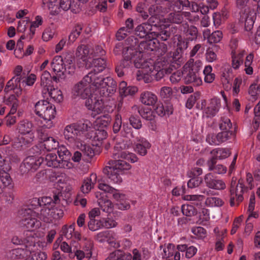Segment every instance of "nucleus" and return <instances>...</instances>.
Instances as JSON below:
<instances>
[{"mask_svg": "<svg viewBox=\"0 0 260 260\" xmlns=\"http://www.w3.org/2000/svg\"><path fill=\"white\" fill-rule=\"evenodd\" d=\"M20 81L21 77H13L7 82L4 91L8 93L13 91L17 96H19L22 92V89L20 88Z\"/></svg>", "mask_w": 260, "mask_h": 260, "instance_id": "5701e85b", "label": "nucleus"}, {"mask_svg": "<svg viewBox=\"0 0 260 260\" xmlns=\"http://www.w3.org/2000/svg\"><path fill=\"white\" fill-rule=\"evenodd\" d=\"M92 123L90 122V125L87 132L86 139H92L93 141L97 142L98 143L95 145H98L107 138V133L105 129L92 127Z\"/></svg>", "mask_w": 260, "mask_h": 260, "instance_id": "dca6fc26", "label": "nucleus"}, {"mask_svg": "<svg viewBox=\"0 0 260 260\" xmlns=\"http://www.w3.org/2000/svg\"><path fill=\"white\" fill-rule=\"evenodd\" d=\"M90 125V122L85 121L83 123H74L67 125L63 129L64 139L70 145L76 146L83 153V157L91 158L94 155V152L91 146L86 144L87 132Z\"/></svg>", "mask_w": 260, "mask_h": 260, "instance_id": "f03ea898", "label": "nucleus"}, {"mask_svg": "<svg viewBox=\"0 0 260 260\" xmlns=\"http://www.w3.org/2000/svg\"><path fill=\"white\" fill-rule=\"evenodd\" d=\"M96 178L97 177L95 174H92L90 178H87L84 180L81 186V191L84 193H88L93 187Z\"/></svg>", "mask_w": 260, "mask_h": 260, "instance_id": "79ce46f5", "label": "nucleus"}, {"mask_svg": "<svg viewBox=\"0 0 260 260\" xmlns=\"http://www.w3.org/2000/svg\"><path fill=\"white\" fill-rule=\"evenodd\" d=\"M38 213L31 208L25 209L23 211L20 224L28 231L26 236L33 237L31 232L37 231L42 226V222L37 217Z\"/></svg>", "mask_w": 260, "mask_h": 260, "instance_id": "1a4fd4ad", "label": "nucleus"}, {"mask_svg": "<svg viewBox=\"0 0 260 260\" xmlns=\"http://www.w3.org/2000/svg\"><path fill=\"white\" fill-rule=\"evenodd\" d=\"M57 180L56 182V185L57 187H59L58 189H60L61 191L63 192H69L72 188L71 186L68 184L67 179L62 176L61 177H56Z\"/></svg>", "mask_w": 260, "mask_h": 260, "instance_id": "de8ad7c7", "label": "nucleus"}, {"mask_svg": "<svg viewBox=\"0 0 260 260\" xmlns=\"http://www.w3.org/2000/svg\"><path fill=\"white\" fill-rule=\"evenodd\" d=\"M254 54L253 53H249L246 57L244 62L245 71L248 75H251L253 73V60Z\"/></svg>", "mask_w": 260, "mask_h": 260, "instance_id": "8fccbe9b", "label": "nucleus"}, {"mask_svg": "<svg viewBox=\"0 0 260 260\" xmlns=\"http://www.w3.org/2000/svg\"><path fill=\"white\" fill-rule=\"evenodd\" d=\"M151 147L150 143L144 138H140L135 143L134 150L141 156H145Z\"/></svg>", "mask_w": 260, "mask_h": 260, "instance_id": "bb28decb", "label": "nucleus"}, {"mask_svg": "<svg viewBox=\"0 0 260 260\" xmlns=\"http://www.w3.org/2000/svg\"><path fill=\"white\" fill-rule=\"evenodd\" d=\"M231 134L230 131H222L216 136H208L206 140L210 145H218L228 140Z\"/></svg>", "mask_w": 260, "mask_h": 260, "instance_id": "a878e982", "label": "nucleus"}, {"mask_svg": "<svg viewBox=\"0 0 260 260\" xmlns=\"http://www.w3.org/2000/svg\"><path fill=\"white\" fill-rule=\"evenodd\" d=\"M133 20L131 18L127 19L125 21V27H121L116 34V38L118 40L124 39L127 34L130 32L133 28Z\"/></svg>", "mask_w": 260, "mask_h": 260, "instance_id": "f704fd0d", "label": "nucleus"}, {"mask_svg": "<svg viewBox=\"0 0 260 260\" xmlns=\"http://www.w3.org/2000/svg\"><path fill=\"white\" fill-rule=\"evenodd\" d=\"M220 108V100L217 98L212 99L207 107L204 109V115L207 117H213L218 112Z\"/></svg>", "mask_w": 260, "mask_h": 260, "instance_id": "412c9836", "label": "nucleus"}, {"mask_svg": "<svg viewBox=\"0 0 260 260\" xmlns=\"http://www.w3.org/2000/svg\"><path fill=\"white\" fill-rule=\"evenodd\" d=\"M33 209L38 212L37 217L41 221L46 223L52 222L51 209L49 207L38 206Z\"/></svg>", "mask_w": 260, "mask_h": 260, "instance_id": "393cba45", "label": "nucleus"}, {"mask_svg": "<svg viewBox=\"0 0 260 260\" xmlns=\"http://www.w3.org/2000/svg\"><path fill=\"white\" fill-rule=\"evenodd\" d=\"M27 237L23 240L20 239L18 236H14L12 238V242L15 245H25L30 243L31 238H34V237H30L26 236Z\"/></svg>", "mask_w": 260, "mask_h": 260, "instance_id": "0e129e2a", "label": "nucleus"}, {"mask_svg": "<svg viewBox=\"0 0 260 260\" xmlns=\"http://www.w3.org/2000/svg\"><path fill=\"white\" fill-rule=\"evenodd\" d=\"M106 166L104 169V173L106 175L107 177L109 179L110 182L113 183H120L122 181L121 177V173L113 167L112 165Z\"/></svg>", "mask_w": 260, "mask_h": 260, "instance_id": "aec40b11", "label": "nucleus"}, {"mask_svg": "<svg viewBox=\"0 0 260 260\" xmlns=\"http://www.w3.org/2000/svg\"><path fill=\"white\" fill-rule=\"evenodd\" d=\"M134 53L132 54V60L137 68H141L146 72H152V69L156 71L155 74V79L158 81L161 79L166 74H170L173 71V66L170 64L171 57L166 56L159 57L156 61L144 57V53L141 51H137L134 49Z\"/></svg>", "mask_w": 260, "mask_h": 260, "instance_id": "7ed1b4c3", "label": "nucleus"}, {"mask_svg": "<svg viewBox=\"0 0 260 260\" xmlns=\"http://www.w3.org/2000/svg\"><path fill=\"white\" fill-rule=\"evenodd\" d=\"M46 90L48 92L49 96L53 101L56 103H61L63 99L62 91L58 89L52 87H47Z\"/></svg>", "mask_w": 260, "mask_h": 260, "instance_id": "a19ab883", "label": "nucleus"}, {"mask_svg": "<svg viewBox=\"0 0 260 260\" xmlns=\"http://www.w3.org/2000/svg\"><path fill=\"white\" fill-rule=\"evenodd\" d=\"M180 29L183 31L186 36L188 37V39L190 40H193L197 37L198 29L194 26L189 27L187 23H185L181 26Z\"/></svg>", "mask_w": 260, "mask_h": 260, "instance_id": "c03bdc74", "label": "nucleus"}, {"mask_svg": "<svg viewBox=\"0 0 260 260\" xmlns=\"http://www.w3.org/2000/svg\"><path fill=\"white\" fill-rule=\"evenodd\" d=\"M204 181L207 187L215 190H223L226 188L225 182L221 179H215L211 173L204 176Z\"/></svg>", "mask_w": 260, "mask_h": 260, "instance_id": "a211bd4d", "label": "nucleus"}, {"mask_svg": "<svg viewBox=\"0 0 260 260\" xmlns=\"http://www.w3.org/2000/svg\"><path fill=\"white\" fill-rule=\"evenodd\" d=\"M152 72H146L143 70H139L137 73V79L138 81L143 80L145 83H148L151 82L153 79V76L155 78V74L157 73L152 69Z\"/></svg>", "mask_w": 260, "mask_h": 260, "instance_id": "e433bc0d", "label": "nucleus"}, {"mask_svg": "<svg viewBox=\"0 0 260 260\" xmlns=\"http://www.w3.org/2000/svg\"><path fill=\"white\" fill-rule=\"evenodd\" d=\"M18 161L17 156L11 150L7 148H0V170L9 171L11 163Z\"/></svg>", "mask_w": 260, "mask_h": 260, "instance_id": "9b49d317", "label": "nucleus"}, {"mask_svg": "<svg viewBox=\"0 0 260 260\" xmlns=\"http://www.w3.org/2000/svg\"><path fill=\"white\" fill-rule=\"evenodd\" d=\"M205 57L206 61L208 62H213L217 60V56L214 51V48L209 47L206 50Z\"/></svg>", "mask_w": 260, "mask_h": 260, "instance_id": "bf43d9fd", "label": "nucleus"}, {"mask_svg": "<svg viewBox=\"0 0 260 260\" xmlns=\"http://www.w3.org/2000/svg\"><path fill=\"white\" fill-rule=\"evenodd\" d=\"M184 80L185 84H192L194 86H199L202 85L203 82L199 73L192 71L183 70Z\"/></svg>", "mask_w": 260, "mask_h": 260, "instance_id": "b1692460", "label": "nucleus"}, {"mask_svg": "<svg viewBox=\"0 0 260 260\" xmlns=\"http://www.w3.org/2000/svg\"><path fill=\"white\" fill-rule=\"evenodd\" d=\"M8 171L0 170V178L1 181L5 186H8L11 184L12 179L10 175L8 173Z\"/></svg>", "mask_w": 260, "mask_h": 260, "instance_id": "69168bd1", "label": "nucleus"}, {"mask_svg": "<svg viewBox=\"0 0 260 260\" xmlns=\"http://www.w3.org/2000/svg\"><path fill=\"white\" fill-rule=\"evenodd\" d=\"M50 67L53 74V79L58 82L59 79H65L67 75H72L75 72L76 67L73 60L65 58L59 55L54 56L50 62Z\"/></svg>", "mask_w": 260, "mask_h": 260, "instance_id": "423d86ee", "label": "nucleus"}, {"mask_svg": "<svg viewBox=\"0 0 260 260\" xmlns=\"http://www.w3.org/2000/svg\"><path fill=\"white\" fill-rule=\"evenodd\" d=\"M148 40L146 41L142 42L140 43V47L141 49H144L147 51H154L158 50L159 51V48L161 49V54L165 53L167 51V45L162 43H159L157 39L161 40V36L159 37H151L148 38Z\"/></svg>", "mask_w": 260, "mask_h": 260, "instance_id": "2eb2a0df", "label": "nucleus"}, {"mask_svg": "<svg viewBox=\"0 0 260 260\" xmlns=\"http://www.w3.org/2000/svg\"><path fill=\"white\" fill-rule=\"evenodd\" d=\"M205 204L207 206L209 207H218L221 206L223 202L222 200L219 198L209 197L206 200Z\"/></svg>", "mask_w": 260, "mask_h": 260, "instance_id": "13d9d810", "label": "nucleus"}, {"mask_svg": "<svg viewBox=\"0 0 260 260\" xmlns=\"http://www.w3.org/2000/svg\"><path fill=\"white\" fill-rule=\"evenodd\" d=\"M212 68L211 66L208 65L206 66L203 71L204 75V81L208 83H211L215 79V74L212 72Z\"/></svg>", "mask_w": 260, "mask_h": 260, "instance_id": "603ef678", "label": "nucleus"}, {"mask_svg": "<svg viewBox=\"0 0 260 260\" xmlns=\"http://www.w3.org/2000/svg\"><path fill=\"white\" fill-rule=\"evenodd\" d=\"M36 114L43 119V126L49 128L53 126L52 121L55 116V108L52 104L46 100H41L35 105Z\"/></svg>", "mask_w": 260, "mask_h": 260, "instance_id": "0eeeda50", "label": "nucleus"}, {"mask_svg": "<svg viewBox=\"0 0 260 260\" xmlns=\"http://www.w3.org/2000/svg\"><path fill=\"white\" fill-rule=\"evenodd\" d=\"M210 219L209 210L203 208L199 213L197 223L202 225H206Z\"/></svg>", "mask_w": 260, "mask_h": 260, "instance_id": "3c124183", "label": "nucleus"}, {"mask_svg": "<svg viewBox=\"0 0 260 260\" xmlns=\"http://www.w3.org/2000/svg\"><path fill=\"white\" fill-rule=\"evenodd\" d=\"M182 213L186 216H191L194 215L196 210L194 207L188 204H184L181 207Z\"/></svg>", "mask_w": 260, "mask_h": 260, "instance_id": "338daca9", "label": "nucleus"}, {"mask_svg": "<svg viewBox=\"0 0 260 260\" xmlns=\"http://www.w3.org/2000/svg\"><path fill=\"white\" fill-rule=\"evenodd\" d=\"M256 17V13L254 9L248 8L245 10L242 16V19L244 21L245 30L250 31L253 28Z\"/></svg>", "mask_w": 260, "mask_h": 260, "instance_id": "6ab92c4d", "label": "nucleus"}, {"mask_svg": "<svg viewBox=\"0 0 260 260\" xmlns=\"http://www.w3.org/2000/svg\"><path fill=\"white\" fill-rule=\"evenodd\" d=\"M17 129L20 135L14 142L16 147L25 146L34 141L35 131L31 122L26 120L21 121L18 124Z\"/></svg>", "mask_w": 260, "mask_h": 260, "instance_id": "6e6552de", "label": "nucleus"}, {"mask_svg": "<svg viewBox=\"0 0 260 260\" xmlns=\"http://www.w3.org/2000/svg\"><path fill=\"white\" fill-rule=\"evenodd\" d=\"M99 205L103 211L107 213H111L113 211V204L111 201L108 199H105V201H100Z\"/></svg>", "mask_w": 260, "mask_h": 260, "instance_id": "4d7b16f0", "label": "nucleus"}, {"mask_svg": "<svg viewBox=\"0 0 260 260\" xmlns=\"http://www.w3.org/2000/svg\"><path fill=\"white\" fill-rule=\"evenodd\" d=\"M183 15L184 16V12L180 13L179 11L177 12L171 13L168 16L167 19H164V24L161 25L160 27H163L162 29L167 28L169 26L168 22L180 23L183 20Z\"/></svg>", "mask_w": 260, "mask_h": 260, "instance_id": "7c9ffc66", "label": "nucleus"}, {"mask_svg": "<svg viewBox=\"0 0 260 260\" xmlns=\"http://www.w3.org/2000/svg\"><path fill=\"white\" fill-rule=\"evenodd\" d=\"M60 199L59 194H55L53 196V199L50 197H43L38 200V206L44 207H49L51 209L54 207V204H59Z\"/></svg>", "mask_w": 260, "mask_h": 260, "instance_id": "c756f323", "label": "nucleus"}, {"mask_svg": "<svg viewBox=\"0 0 260 260\" xmlns=\"http://www.w3.org/2000/svg\"><path fill=\"white\" fill-rule=\"evenodd\" d=\"M152 26L148 23H144L138 25L136 28V35L141 38L147 37H159L161 36V40L166 41L170 37V32L167 30H163L160 27L159 32L152 31Z\"/></svg>", "mask_w": 260, "mask_h": 260, "instance_id": "9d476101", "label": "nucleus"}, {"mask_svg": "<svg viewBox=\"0 0 260 260\" xmlns=\"http://www.w3.org/2000/svg\"><path fill=\"white\" fill-rule=\"evenodd\" d=\"M245 54V51L241 50L237 52H232V66L234 69H238L243 62V57Z\"/></svg>", "mask_w": 260, "mask_h": 260, "instance_id": "c9c22d12", "label": "nucleus"}, {"mask_svg": "<svg viewBox=\"0 0 260 260\" xmlns=\"http://www.w3.org/2000/svg\"><path fill=\"white\" fill-rule=\"evenodd\" d=\"M89 58L91 60L95 57H101L104 56L106 52L101 46H96L90 52Z\"/></svg>", "mask_w": 260, "mask_h": 260, "instance_id": "052dcab7", "label": "nucleus"}, {"mask_svg": "<svg viewBox=\"0 0 260 260\" xmlns=\"http://www.w3.org/2000/svg\"><path fill=\"white\" fill-rule=\"evenodd\" d=\"M249 94L253 99L260 98V84H252L250 85L248 91Z\"/></svg>", "mask_w": 260, "mask_h": 260, "instance_id": "e2e57ef3", "label": "nucleus"}, {"mask_svg": "<svg viewBox=\"0 0 260 260\" xmlns=\"http://www.w3.org/2000/svg\"><path fill=\"white\" fill-rule=\"evenodd\" d=\"M202 66L203 63L201 60H198L194 61L193 59H190L184 66L183 70L184 71L188 70L196 72V73H199Z\"/></svg>", "mask_w": 260, "mask_h": 260, "instance_id": "37998d69", "label": "nucleus"}, {"mask_svg": "<svg viewBox=\"0 0 260 260\" xmlns=\"http://www.w3.org/2000/svg\"><path fill=\"white\" fill-rule=\"evenodd\" d=\"M86 66L87 68H92V70L90 72L95 74L96 76L98 74L103 71L106 67V62L105 59L101 57L97 58H92L90 60V62L86 63Z\"/></svg>", "mask_w": 260, "mask_h": 260, "instance_id": "4be33fe9", "label": "nucleus"}, {"mask_svg": "<svg viewBox=\"0 0 260 260\" xmlns=\"http://www.w3.org/2000/svg\"><path fill=\"white\" fill-rule=\"evenodd\" d=\"M132 145L131 142L123 141L116 143L114 146L113 157L115 160L110 161L109 164L115 167L121 174L122 171L130 170L132 166L124 160L117 159L123 158L132 163L138 161L139 158L137 156L135 153L128 151Z\"/></svg>", "mask_w": 260, "mask_h": 260, "instance_id": "20e7f679", "label": "nucleus"}, {"mask_svg": "<svg viewBox=\"0 0 260 260\" xmlns=\"http://www.w3.org/2000/svg\"><path fill=\"white\" fill-rule=\"evenodd\" d=\"M43 162V159L33 156L25 158L20 166V170L22 174L36 171Z\"/></svg>", "mask_w": 260, "mask_h": 260, "instance_id": "ddd939ff", "label": "nucleus"}, {"mask_svg": "<svg viewBox=\"0 0 260 260\" xmlns=\"http://www.w3.org/2000/svg\"><path fill=\"white\" fill-rule=\"evenodd\" d=\"M58 4L59 0H43L44 8L49 10L52 14L58 12Z\"/></svg>", "mask_w": 260, "mask_h": 260, "instance_id": "49530a36", "label": "nucleus"}, {"mask_svg": "<svg viewBox=\"0 0 260 260\" xmlns=\"http://www.w3.org/2000/svg\"><path fill=\"white\" fill-rule=\"evenodd\" d=\"M25 245H21L20 247L14 249L11 251V257L14 259H22L25 258L26 254L28 253V248Z\"/></svg>", "mask_w": 260, "mask_h": 260, "instance_id": "4c0bfd02", "label": "nucleus"}, {"mask_svg": "<svg viewBox=\"0 0 260 260\" xmlns=\"http://www.w3.org/2000/svg\"><path fill=\"white\" fill-rule=\"evenodd\" d=\"M203 35L204 39H206L207 42L210 44L219 43L223 37L221 31L216 30L211 34L209 29H205L203 32Z\"/></svg>", "mask_w": 260, "mask_h": 260, "instance_id": "cd10ccee", "label": "nucleus"}, {"mask_svg": "<svg viewBox=\"0 0 260 260\" xmlns=\"http://www.w3.org/2000/svg\"><path fill=\"white\" fill-rule=\"evenodd\" d=\"M75 223H72L69 226L67 225H63L61 229L62 234L67 239H71L74 238L77 240H80L81 238V234L79 232L75 231Z\"/></svg>", "mask_w": 260, "mask_h": 260, "instance_id": "c85d7f7f", "label": "nucleus"}, {"mask_svg": "<svg viewBox=\"0 0 260 260\" xmlns=\"http://www.w3.org/2000/svg\"><path fill=\"white\" fill-rule=\"evenodd\" d=\"M189 6V2L188 0H174L172 9L175 11H180L184 8Z\"/></svg>", "mask_w": 260, "mask_h": 260, "instance_id": "6e6d98bb", "label": "nucleus"}, {"mask_svg": "<svg viewBox=\"0 0 260 260\" xmlns=\"http://www.w3.org/2000/svg\"><path fill=\"white\" fill-rule=\"evenodd\" d=\"M155 112L160 116L170 115L173 113V107L171 105L164 106L161 103L158 104L155 109Z\"/></svg>", "mask_w": 260, "mask_h": 260, "instance_id": "a18cd8bd", "label": "nucleus"}, {"mask_svg": "<svg viewBox=\"0 0 260 260\" xmlns=\"http://www.w3.org/2000/svg\"><path fill=\"white\" fill-rule=\"evenodd\" d=\"M82 30V27L80 25L76 26L72 31L69 37L70 42L73 43L76 39L79 36Z\"/></svg>", "mask_w": 260, "mask_h": 260, "instance_id": "774afa93", "label": "nucleus"}, {"mask_svg": "<svg viewBox=\"0 0 260 260\" xmlns=\"http://www.w3.org/2000/svg\"><path fill=\"white\" fill-rule=\"evenodd\" d=\"M88 229L91 231H95L103 228L102 220H96L94 218L90 219L88 222Z\"/></svg>", "mask_w": 260, "mask_h": 260, "instance_id": "5fc2aeb1", "label": "nucleus"}, {"mask_svg": "<svg viewBox=\"0 0 260 260\" xmlns=\"http://www.w3.org/2000/svg\"><path fill=\"white\" fill-rule=\"evenodd\" d=\"M45 162L50 167L70 169L73 167L72 162L68 160H60L55 153H49L45 157Z\"/></svg>", "mask_w": 260, "mask_h": 260, "instance_id": "4468645a", "label": "nucleus"}, {"mask_svg": "<svg viewBox=\"0 0 260 260\" xmlns=\"http://www.w3.org/2000/svg\"><path fill=\"white\" fill-rule=\"evenodd\" d=\"M51 83V76L47 71H44L41 77V84L44 87H49Z\"/></svg>", "mask_w": 260, "mask_h": 260, "instance_id": "680f3d73", "label": "nucleus"}, {"mask_svg": "<svg viewBox=\"0 0 260 260\" xmlns=\"http://www.w3.org/2000/svg\"><path fill=\"white\" fill-rule=\"evenodd\" d=\"M103 115L96 118L93 123V127L96 128L105 129L111 122V118L109 113H103Z\"/></svg>", "mask_w": 260, "mask_h": 260, "instance_id": "2f4dec72", "label": "nucleus"}, {"mask_svg": "<svg viewBox=\"0 0 260 260\" xmlns=\"http://www.w3.org/2000/svg\"><path fill=\"white\" fill-rule=\"evenodd\" d=\"M40 147L47 151H51L58 147V142L53 137L44 138L40 144Z\"/></svg>", "mask_w": 260, "mask_h": 260, "instance_id": "58836bf2", "label": "nucleus"}, {"mask_svg": "<svg viewBox=\"0 0 260 260\" xmlns=\"http://www.w3.org/2000/svg\"><path fill=\"white\" fill-rule=\"evenodd\" d=\"M28 248V253L26 255L24 260H46L47 258V254L45 252H37V246L35 238H31L30 243L26 246Z\"/></svg>", "mask_w": 260, "mask_h": 260, "instance_id": "f3484780", "label": "nucleus"}, {"mask_svg": "<svg viewBox=\"0 0 260 260\" xmlns=\"http://www.w3.org/2000/svg\"><path fill=\"white\" fill-rule=\"evenodd\" d=\"M90 52L87 46L81 45L77 47L75 55L77 57L82 59L86 63L90 62V58H89Z\"/></svg>", "mask_w": 260, "mask_h": 260, "instance_id": "72a5a7b5", "label": "nucleus"}, {"mask_svg": "<svg viewBox=\"0 0 260 260\" xmlns=\"http://www.w3.org/2000/svg\"><path fill=\"white\" fill-rule=\"evenodd\" d=\"M92 93L88 97L85 101V105L88 110L91 111V116L95 117L96 115L102 114L103 113H110V108L105 106L104 103L103 98L104 96H109L114 93L105 92L108 91V85L105 87L100 86Z\"/></svg>", "mask_w": 260, "mask_h": 260, "instance_id": "39448f33", "label": "nucleus"}, {"mask_svg": "<svg viewBox=\"0 0 260 260\" xmlns=\"http://www.w3.org/2000/svg\"><path fill=\"white\" fill-rule=\"evenodd\" d=\"M140 101L142 104L145 105L153 106L157 101V97L153 93L145 91L141 93Z\"/></svg>", "mask_w": 260, "mask_h": 260, "instance_id": "473e14b6", "label": "nucleus"}, {"mask_svg": "<svg viewBox=\"0 0 260 260\" xmlns=\"http://www.w3.org/2000/svg\"><path fill=\"white\" fill-rule=\"evenodd\" d=\"M43 23L42 18L40 16H37L35 18V20L31 23L29 34V39H31L35 34L36 28L41 25Z\"/></svg>", "mask_w": 260, "mask_h": 260, "instance_id": "864d4df0", "label": "nucleus"}, {"mask_svg": "<svg viewBox=\"0 0 260 260\" xmlns=\"http://www.w3.org/2000/svg\"><path fill=\"white\" fill-rule=\"evenodd\" d=\"M134 53V48L132 47H128L124 48L123 54L124 55V59L121 61L119 64L124 68L129 67L132 60V54Z\"/></svg>", "mask_w": 260, "mask_h": 260, "instance_id": "ea45409f", "label": "nucleus"}, {"mask_svg": "<svg viewBox=\"0 0 260 260\" xmlns=\"http://www.w3.org/2000/svg\"><path fill=\"white\" fill-rule=\"evenodd\" d=\"M246 190V188L243 184V180H239L236 186L232 183L230 190V205L234 206L238 204L243 199V193Z\"/></svg>", "mask_w": 260, "mask_h": 260, "instance_id": "f8f14e48", "label": "nucleus"}, {"mask_svg": "<svg viewBox=\"0 0 260 260\" xmlns=\"http://www.w3.org/2000/svg\"><path fill=\"white\" fill-rule=\"evenodd\" d=\"M211 154L219 159L228 157L231 154L229 149L225 148H216L211 151Z\"/></svg>", "mask_w": 260, "mask_h": 260, "instance_id": "09e8293b", "label": "nucleus"}, {"mask_svg": "<svg viewBox=\"0 0 260 260\" xmlns=\"http://www.w3.org/2000/svg\"><path fill=\"white\" fill-rule=\"evenodd\" d=\"M108 85L107 93H114L116 90V82L111 77L103 78L102 76H96L95 74L89 72L83 78L75 84L72 90V95L74 98L87 99L95 89L100 86L103 87Z\"/></svg>", "mask_w": 260, "mask_h": 260, "instance_id": "f257e3e1", "label": "nucleus"}]
</instances>
